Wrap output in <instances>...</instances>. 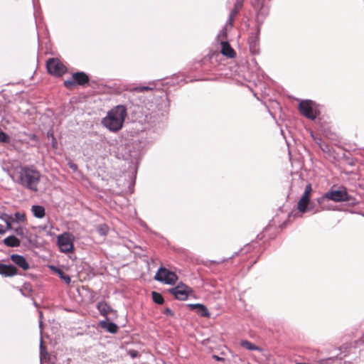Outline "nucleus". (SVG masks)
Returning a JSON list of instances; mask_svg holds the SVG:
<instances>
[{"instance_id": "obj_1", "label": "nucleus", "mask_w": 364, "mask_h": 364, "mask_svg": "<svg viewBox=\"0 0 364 364\" xmlns=\"http://www.w3.org/2000/svg\"><path fill=\"white\" fill-rule=\"evenodd\" d=\"M127 112L125 106L119 105L110 109L102 119V124L109 130L116 132L123 126Z\"/></svg>"}, {"instance_id": "obj_2", "label": "nucleus", "mask_w": 364, "mask_h": 364, "mask_svg": "<svg viewBox=\"0 0 364 364\" xmlns=\"http://www.w3.org/2000/svg\"><path fill=\"white\" fill-rule=\"evenodd\" d=\"M41 174L35 168L24 166L19 167L17 183L31 191H38Z\"/></svg>"}, {"instance_id": "obj_3", "label": "nucleus", "mask_w": 364, "mask_h": 364, "mask_svg": "<svg viewBox=\"0 0 364 364\" xmlns=\"http://www.w3.org/2000/svg\"><path fill=\"white\" fill-rule=\"evenodd\" d=\"M324 200H333L334 202H348L351 205H355L358 203L355 198L348 193L346 188L344 187H341L338 190H334L333 187H332L322 197L318 199V202L321 203Z\"/></svg>"}, {"instance_id": "obj_4", "label": "nucleus", "mask_w": 364, "mask_h": 364, "mask_svg": "<svg viewBox=\"0 0 364 364\" xmlns=\"http://www.w3.org/2000/svg\"><path fill=\"white\" fill-rule=\"evenodd\" d=\"M73 238L70 232H63L58 236V245L62 252L68 253L73 250Z\"/></svg>"}, {"instance_id": "obj_5", "label": "nucleus", "mask_w": 364, "mask_h": 364, "mask_svg": "<svg viewBox=\"0 0 364 364\" xmlns=\"http://www.w3.org/2000/svg\"><path fill=\"white\" fill-rule=\"evenodd\" d=\"M155 279L166 284H173L178 279L176 273L164 267H160L155 275Z\"/></svg>"}, {"instance_id": "obj_6", "label": "nucleus", "mask_w": 364, "mask_h": 364, "mask_svg": "<svg viewBox=\"0 0 364 364\" xmlns=\"http://www.w3.org/2000/svg\"><path fill=\"white\" fill-rule=\"evenodd\" d=\"M89 77L84 72H77L73 74L72 80L64 81V85L66 88L73 89L75 85H85L89 82Z\"/></svg>"}, {"instance_id": "obj_7", "label": "nucleus", "mask_w": 364, "mask_h": 364, "mask_svg": "<svg viewBox=\"0 0 364 364\" xmlns=\"http://www.w3.org/2000/svg\"><path fill=\"white\" fill-rule=\"evenodd\" d=\"M169 292L173 294L176 299L185 301L188 299V296L193 293V290L186 284L179 283L177 286L171 288Z\"/></svg>"}, {"instance_id": "obj_8", "label": "nucleus", "mask_w": 364, "mask_h": 364, "mask_svg": "<svg viewBox=\"0 0 364 364\" xmlns=\"http://www.w3.org/2000/svg\"><path fill=\"white\" fill-rule=\"evenodd\" d=\"M46 68L48 72L55 76H61L66 72V68L55 58L49 59Z\"/></svg>"}, {"instance_id": "obj_9", "label": "nucleus", "mask_w": 364, "mask_h": 364, "mask_svg": "<svg viewBox=\"0 0 364 364\" xmlns=\"http://www.w3.org/2000/svg\"><path fill=\"white\" fill-rule=\"evenodd\" d=\"M299 112L302 115L310 119H315L317 116V112L313 107L311 100H303L299 105Z\"/></svg>"}, {"instance_id": "obj_10", "label": "nucleus", "mask_w": 364, "mask_h": 364, "mask_svg": "<svg viewBox=\"0 0 364 364\" xmlns=\"http://www.w3.org/2000/svg\"><path fill=\"white\" fill-rule=\"evenodd\" d=\"M260 26H257L255 33H251L248 38L250 51L252 55H258L259 53V39Z\"/></svg>"}, {"instance_id": "obj_11", "label": "nucleus", "mask_w": 364, "mask_h": 364, "mask_svg": "<svg viewBox=\"0 0 364 364\" xmlns=\"http://www.w3.org/2000/svg\"><path fill=\"white\" fill-rule=\"evenodd\" d=\"M312 191L311 184L308 183L305 187V191L298 202V210L301 213H305L308 210L310 194Z\"/></svg>"}, {"instance_id": "obj_12", "label": "nucleus", "mask_w": 364, "mask_h": 364, "mask_svg": "<svg viewBox=\"0 0 364 364\" xmlns=\"http://www.w3.org/2000/svg\"><path fill=\"white\" fill-rule=\"evenodd\" d=\"M97 309H98L100 315L105 317L107 320H109V314H112L114 316H117V311L113 309L107 302L100 301L97 304Z\"/></svg>"}, {"instance_id": "obj_13", "label": "nucleus", "mask_w": 364, "mask_h": 364, "mask_svg": "<svg viewBox=\"0 0 364 364\" xmlns=\"http://www.w3.org/2000/svg\"><path fill=\"white\" fill-rule=\"evenodd\" d=\"M252 5L257 11V21L262 23L263 19L268 15V8L263 6L260 0H257V2H252Z\"/></svg>"}, {"instance_id": "obj_14", "label": "nucleus", "mask_w": 364, "mask_h": 364, "mask_svg": "<svg viewBox=\"0 0 364 364\" xmlns=\"http://www.w3.org/2000/svg\"><path fill=\"white\" fill-rule=\"evenodd\" d=\"M10 258L16 266L23 270L26 271L30 269L29 263L23 255L13 254L10 256Z\"/></svg>"}, {"instance_id": "obj_15", "label": "nucleus", "mask_w": 364, "mask_h": 364, "mask_svg": "<svg viewBox=\"0 0 364 364\" xmlns=\"http://www.w3.org/2000/svg\"><path fill=\"white\" fill-rule=\"evenodd\" d=\"M187 306L191 310H195L200 316L210 317V316L208 308L202 304H188Z\"/></svg>"}, {"instance_id": "obj_16", "label": "nucleus", "mask_w": 364, "mask_h": 364, "mask_svg": "<svg viewBox=\"0 0 364 364\" xmlns=\"http://www.w3.org/2000/svg\"><path fill=\"white\" fill-rule=\"evenodd\" d=\"M0 274L4 277H13L18 274V269L11 264H0Z\"/></svg>"}, {"instance_id": "obj_17", "label": "nucleus", "mask_w": 364, "mask_h": 364, "mask_svg": "<svg viewBox=\"0 0 364 364\" xmlns=\"http://www.w3.org/2000/svg\"><path fill=\"white\" fill-rule=\"evenodd\" d=\"M108 320H102L100 321L99 326L100 328L105 329L110 333H116L118 330V326L113 322L107 321Z\"/></svg>"}, {"instance_id": "obj_18", "label": "nucleus", "mask_w": 364, "mask_h": 364, "mask_svg": "<svg viewBox=\"0 0 364 364\" xmlns=\"http://www.w3.org/2000/svg\"><path fill=\"white\" fill-rule=\"evenodd\" d=\"M221 53L223 55L230 58H234L236 55V53L234 50V49L230 46L229 43L227 41L221 42Z\"/></svg>"}, {"instance_id": "obj_19", "label": "nucleus", "mask_w": 364, "mask_h": 364, "mask_svg": "<svg viewBox=\"0 0 364 364\" xmlns=\"http://www.w3.org/2000/svg\"><path fill=\"white\" fill-rule=\"evenodd\" d=\"M4 244L9 247H17L21 245V241L14 235H10L4 240Z\"/></svg>"}, {"instance_id": "obj_20", "label": "nucleus", "mask_w": 364, "mask_h": 364, "mask_svg": "<svg viewBox=\"0 0 364 364\" xmlns=\"http://www.w3.org/2000/svg\"><path fill=\"white\" fill-rule=\"evenodd\" d=\"M39 350H40V360H41V362L43 360L46 361V362L49 361L50 359V355L49 353L48 352L46 346H44L43 344L42 336H41V339H40Z\"/></svg>"}, {"instance_id": "obj_21", "label": "nucleus", "mask_w": 364, "mask_h": 364, "mask_svg": "<svg viewBox=\"0 0 364 364\" xmlns=\"http://www.w3.org/2000/svg\"><path fill=\"white\" fill-rule=\"evenodd\" d=\"M33 215L37 218H43L45 216V208L42 205H35L31 208Z\"/></svg>"}, {"instance_id": "obj_22", "label": "nucleus", "mask_w": 364, "mask_h": 364, "mask_svg": "<svg viewBox=\"0 0 364 364\" xmlns=\"http://www.w3.org/2000/svg\"><path fill=\"white\" fill-rule=\"evenodd\" d=\"M240 345L242 347L249 350H261V348L259 346L253 344L252 343L247 340L242 341Z\"/></svg>"}, {"instance_id": "obj_23", "label": "nucleus", "mask_w": 364, "mask_h": 364, "mask_svg": "<svg viewBox=\"0 0 364 364\" xmlns=\"http://www.w3.org/2000/svg\"><path fill=\"white\" fill-rule=\"evenodd\" d=\"M51 268H53L55 271V272L58 274L60 278L63 279L67 284H69L71 282V279L70 276L65 274V272L62 269L55 267H51Z\"/></svg>"}, {"instance_id": "obj_24", "label": "nucleus", "mask_w": 364, "mask_h": 364, "mask_svg": "<svg viewBox=\"0 0 364 364\" xmlns=\"http://www.w3.org/2000/svg\"><path fill=\"white\" fill-rule=\"evenodd\" d=\"M243 5L242 0H237L234 4L233 9L231 10L230 14L232 16H236L237 14L240 12Z\"/></svg>"}, {"instance_id": "obj_25", "label": "nucleus", "mask_w": 364, "mask_h": 364, "mask_svg": "<svg viewBox=\"0 0 364 364\" xmlns=\"http://www.w3.org/2000/svg\"><path fill=\"white\" fill-rule=\"evenodd\" d=\"M14 232L18 235L21 236L22 238L26 239L28 241H31L29 237L26 233L28 231L23 228V227L18 226L14 229Z\"/></svg>"}, {"instance_id": "obj_26", "label": "nucleus", "mask_w": 364, "mask_h": 364, "mask_svg": "<svg viewBox=\"0 0 364 364\" xmlns=\"http://www.w3.org/2000/svg\"><path fill=\"white\" fill-rule=\"evenodd\" d=\"M20 291L23 296H30L31 293L33 291L32 286L30 283H24Z\"/></svg>"}, {"instance_id": "obj_27", "label": "nucleus", "mask_w": 364, "mask_h": 364, "mask_svg": "<svg viewBox=\"0 0 364 364\" xmlns=\"http://www.w3.org/2000/svg\"><path fill=\"white\" fill-rule=\"evenodd\" d=\"M152 299L153 301L158 304H162L164 301L163 296L156 291H152Z\"/></svg>"}, {"instance_id": "obj_28", "label": "nucleus", "mask_w": 364, "mask_h": 364, "mask_svg": "<svg viewBox=\"0 0 364 364\" xmlns=\"http://www.w3.org/2000/svg\"><path fill=\"white\" fill-rule=\"evenodd\" d=\"M108 226L105 224H101L97 228V232L101 236H106L108 233Z\"/></svg>"}, {"instance_id": "obj_29", "label": "nucleus", "mask_w": 364, "mask_h": 364, "mask_svg": "<svg viewBox=\"0 0 364 364\" xmlns=\"http://www.w3.org/2000/svg\"><path fill=\"white\" fill-rule=\"evenodd\" d=\"M10 141L9 136L0 129V142L1 143H9Z\"/></svg>"}, {"instance_id": "obj_30", "label": "nucleus", "mask_w": 364, "mask_h": 364, "mask_svg": "<svg viewBox=\"0 0 364 364\" xmlns=\"http://www.w3.org/2000/svg\"><path fill=\"white\" fill-rule=\"evenodd\" d=\"M337 360H338L337 356L331 357V358L321 360L320 364H333Z\"/></svg>"}, {"instance_id": "obj_31", "label": "nucleus", "mask_w": 364, "mask_h": 364, "mask_svg": "<svg viewBox=\"0 0 364 364\" xmlns=\"http://www.w3.org/2000/svg\"><path fill=\"white\" fill-rule=\"evenodd\" d=\"M151 90H152V88L149 86H137L132 89L133 91L138 92H143Z\"/></svg>"}, {"instance_id": "obj_32", "label": "nucleus", "mask_w": 364, "mask_h": 364, "mask_svg": "<svg viewBox=\"0 0 364 364\" xmlns=\"http://www.w3.org/2000/svg\"><path fill=\"white\" fill-rule=\"evenodd\" d=\"M0 219L3 220L4 223H6L9 220H13V218L10 215H8L5 213H0Z\"/></svg>"}, {"instance_id": "obj_33", "label": "nucleus", "mask_w": 364, "mask_h": 364, "mask_svg": "<svg viewBox=\"0 0 364 364\" xmlns=\"http://www.w3.org/2000/svg\"><path fill=\"white\" fill-rule=\"evenodd\" d=\"M14 215H15V218H16V220L18 221H23L25 220V216L22 213L17 212L15 213Z\"/></svg>"}, {"instance_id": "obj_34", "label": "nucleus", "mask_w": 364, "mask_h": 364, "mask_svg": "<svg viewBox=\"0 0 364 364\" xmlns=\"http://www.w3.org/2000/svg\"><path fill=\"white\" fill-rule=\"evenodd\" d=\"M234 18H235V16H232L230 14L229 15V18L225 24L226 27H228V26L232 27Z\"/></svg>"}, {"instance_id": "obj_35", "label": "nucleus", "mask_w": 364, "mask_h": 364, "mask_svg": "<svg viewBox=\"0 0 364 364\" xmlns=\"http://www.w3.org/2000/svg\"><path fill=\"white\" fill-rule=\"evenodd\" d=\"M164 314L167 316H174V314L173 312L172 311V310L169 308H166L165 310H164Z\"/></svg>"}, {"instance_id": "obj_36", "label": "nucleus", "mask_w": 364, "mask_h": 364, "mask_svg": "<svg viewBox=\"0 0 364 364\" xmlns=\"http://www.w3.org/2000/svg\"><path fill=\"white\" fill-rule=\"evenodd\" d=\"M14 220H9V221H7L6 223V227L5 228L6 229V231L7 230H12L13 228H12V225H11V222Z\"/></svg>"}, {"instance_id": "obj_37", "label": "nucleus", "mask_w": 364, "mask_h": 364, "mask_svg": "<svg viewBox=\"0 0 364 364\" xmlns=\"http://www.w3.org/2000/svg\"><path fill=\"white\" fill-rule=\"evenodd\" d=\"M39 317H40V321H39V327L41 328V334L42 333V326H43V313L41 311H40L39 313Z\"/></svg>"}, {"instance_id": "obj_38", "label": "nucleus", "mask_w": 364, "mask_h": 364, "mask_svg": "<svg viewBox=\"0 0 364 364\" xmlns=\"http://www.w3.org/2000/svg\"><path fill=\"white\" fill-rule=\"evenodd\" d=\"M6 232V229L3 225L0 224V235H4Z\"/></svg>"}, {"instance_id": "obj_39", "label": "nucleus", "mask_w": 364, "mask_h": 364, "mask_svg": "<svg viewBox=\"0 0 364 364\" xmlns=\"http://www.w3.org/2000/svg\"><path fill=\"white\" fill-rule=\"evenodd\" d=\"M213 358L217 361H222V360H224L225 359L223 358H220L219 357L218 355H213Z\"/></svg>"}, {"instance_id": "obj_40", "label": "nucleus", "mask_w": 364, "mask_h": 364, "mask_svg": "<svg viewBox=\"0 0 364 364\" xmlns=\"http://www.w3.org/2000/svg\"><path fill=\"white\" fill-rule=\"evenodd\" d=\"M70 167L72 169H73V170H76V169L77 168V165H76V164H70Z\"/></svg>"}, {"instance_id": "obj_41", "label": "nucleus", "mask_w": 364, "mask_h": 364, "mask_svg": "<svg viewBox=\"0 0 364 364\" xmlns=\"http://www.w3.org/2000/svg\"><path fill=\"white\" fill-rule=\"evenodd\" d=\"M225 35H226V32L223 30L218 34V37H220V36H225Z\"/></svg>"}, {"instance_id": "obj_42", "label": "nucleus", "mask_w": 364, "mask_h": 364, "mask_svg": "<svg viewBox=\"0 0 364 364\" xmlns=\"http://www.w3.org/2000/svg\"><path fill=\"white\" fill-rule=\"evenodd\" d=\"M318 144L320 145V147L322 149V150L323 151H326V148H327L328 146H325V148H324V147H323V146L320 143L318 142Z\"/></svg>"}, {"instance_id": "obj_43", "label": "nucleus", "mask_w": 364, "mask_h": 364, "mask_svg": "<svg viewBox=\"0 0 364 364\" xmlns=\"http://www.w3.org/2000/svg\"><path fill=\"white\" fill-rule=\"evenodd\" d=\"M31 139H36L37 138L36 135V134H32L31 135V137H30Z\"/></svg>"}]
</instances>
